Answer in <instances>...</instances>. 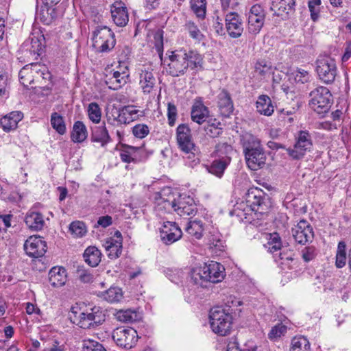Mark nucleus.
I'll list each match as a JSON object with an SVG mask.
<instances>
[{
  "label": "nucleus",
  "instance_id": "e433bc0d",
  "mask_svg": "<svg viewBox=\"0 0 351 351\" xmlns=\"http://www.w3.org/2000/svg\"><path fill=\"white\" fill-rule=\"evenodd\" d=\"M138 110L134 106H126L123 108L121 113L119 114V121L125 123H130L138 117Z\"/></svg>",
  "mask_w": 351,
  "mask_h": 351
},
{
  "label": "nucleus",
  "instance_id": "c85d7f7f",
  "mask_svg": "<svg viewBox=\"0 0 351 351\" xmlns=\"http://www.w3.org/2000/svg\"><path fill=\"white\" fill-rule=\"evenodd\" d=\"M256 110L261 114L270 116L274 111L271 99L265 95H260L256 101Z\"/></svg>",
  "mask_w": 351,
  "mask_h": 351
},
{
  "label": "nucleus",
  "instance_id": "13d9d810",
  "mask_svg": "<svg viewBox=\"0 0 351 351\" xmlns=\"http://www.w3.org/2000/svg\"><path fill=\"white\" fill-rule=\"evenodd\" d=\"M176 116L177 109L176 106L171 103H169L167 108V117L169 125L173 126L175 124Z\"/></svg>",
  "mask_w": 351,
  "mask_h": 351
},
{
  "label": "nucleus",
  "instance_id": "5701e85b",
  "mask_svg": "<svg viewBox=\"0 0 351 351\" xmlns=\"http://www.w3.org/2000/svg\"><path fill=\"white\" fill-rule=\"evenodd\" d=\"M295 0H271V10L278 16L288 14L294 10Z\"/></svg>",
  "mask_w": 351,
  "mask_h": 351
},
{
  "label": "nucleus",
  "instance_id": "7ed1b4c3",
  "mask_svg": "<svg viewBox=\"0 0 351 351\" xmlns=\"http://www.w3.org/2000/svg\"><path fill=\"white\" fill-rule=\"evenodd\" d=\"M271 206V199L263 190L251 188L245 194V202L237 204L234 210L240 217L247 219L253 213L255 215L267 213Z\"/></svg>",
  "mask_w": 351,
  "mask_h": 351
},
{
  "label": "nucleus",
  "instance_id": "aec40b11",
  "mask_svg": "<svg viewBox=\"0 0 351 351\" xmlns=\"http://www.w3.org/2000/svg\"><path fill=\"white\" fill-rule=\"evenodd\" d=\"M111 14L114 23L117 26L124 27L129 21L127 8L121 1H116L112 4Z\"/></svg>",
  "mask_w": 351,
  "mask_h": 351
},
{
  "label": "nucleus",
  "instance_id": "f3484780",
  "mask_svg": "<svg viewBox=\"0 0 351 351\" xmlns=\"http://www.w3.org/2000/svg\"><path fill=\"white\" fill-rule=\"evenodd\" d=\"M181 229L175 222L165 221L160 231L162 241L166 245H171L179 240L182 237Z\"/></svg>",
  "mask_w": 351,
  "mask_h": 351
},
{
  "label": "nucleus",
  "instance_id": "c03bdc74",
  "mask_svg": "<svg viewBox=\"0 0 351 351\" xmlns=\"http://www.w3.org/2000/svg\"><path fill=\"white\" fill-rule=\"evenodd\" d=\"M264 21V19L258 18L256 16L254 17L248 16V30L250 33L253 34L259 33L263 26Z\"/></svg>",
  "mask_w": 351,
  "mask_h": 351
},
{
  "label": "nucleus",
  "instance_id": "4468645a",
  "mask_svg": "<svg viewBox=\"0 0 351 351\" xmlns=\"http://www.w3.org/2000/svg\"><path fill=\"white\" fill-rule=\"evenodd\" d=\"M112 339L117 346L130 349L137 341V332L132 328H117L112 332Z\"/></svg>",
  "mask_w": 351,
  "mask_h": 351
},
{
  "label": "nucleus",
  "instance_id": "a211bd4d",
  "mask_svg": "<svg viewBox=\"0 0 351 351\" xmlns=\"http://www.w3.org/2000/svg\"><path fill=\"white\" fill-rule=\"evenodd\" d=\"M139 84L143 93L149 94L156 84V79L153 73L154 69L151 64L143 65L140 70Z\"/></svg>",
  "mask_w": 351,
  "mask_h": 351
},
{
  "label": "nucleus",
  "instance_id": "4d7b16f0",
  "mask_svg": "<svg viewBox=\"0 0 351 351\" xmlns=\"http://www.w3.org/2000/svg\"><path fill=\"white\" fill-rule=\"evenodd\" d=\"M186 28L191 38L198 41L202 40L204 36L194 23L189 22L186 24Z\"/></svg>",
  "mask_w": 351,
  "mask_h": 351
},
{
  "label": "nucleus",
  "instance_id": "2f4dec72",
  "mask_svg": "<svg viewBox=\"0 0 351 351\" xmlns=\"http://www.w3.org/2000/svg\"><path fill=\"white\" fill-rule=\"evenodd\" d=\"M230 162V158L229 157H224L221 159L215 160L210 166L208 171L212 174L221 178Z\"/></svg>",
  "mask_w": 351,
  "mask_h": 351
},
{
  "label": "nucleus",
  "instance_id": "b1692460",
  "mask_svg": "<svg viewBox=\"0 0 351 351\" xmlns=\"http://www.w3.org/2000/svg\"><path fill=\"white\" fill-rule=\"evenodd\" d=\"M49 280L53 287H60L67 280L66 271L62 267H53L49 272Z\"/></svg>",
  "mask_w": 351,
  "mask_h": 351
},
{
  "label": "nucleus",
  "instance_id": "473e14b6",
  "mask_svg": "<svg viewBox=\"0 0 351 351\" xmlns=\"http://www.w3.org/2000/svg\"><path fill=\"white\" fill-rule=\"evenodd\" d=\"M204 230V224L200 220L190 221L186 227V231L188 234L194 237L196 239H199L203 236Z\"/></svg>",
  "mask_w": 351,
  "mask_h": 351
},
{
  "label": "nucleus",
  "instance_id": "e2e57ef3",
  "mask_svg": "<svg viewBox=\"0 0 351 351\" xmlns=\"http://www.w3.org/2000/svg\"><path fill=\"white\" fill-rule=\"evenodd\" d=\"M249 16H256L258 18H262L265 19V11L263 8L258 4L254 5L248 14Z\"/></svg>",
  "mask_w": 351,
  "mask_h": 351
},
{
  "label": "nucleus",
  "instance_id": "052dcab7",
  "mask_svg": "<svg viewBox=\"0 0 351 351\" xmlns=\"http://www.w3.org/2000/svg\"><path fill=\"white\" fill-rule=\"evenodd\" d=\"M53 5H45V12L47 14V17L43 19L44 23L47 25H49L52 23L53 19L56 17V12L55 8H53Z\"/></svg>",
  "mask_w": 351,
  "mask_h": 351
},
{
  "label": "nucleus",
  "instance_id": "f257e3e1",
  "mask_svg": "<svg viewBox=\"0 0 351 351\" xmlns=\"http://www.w3.org/2000/svg\"><path fill=\"white\" fill-rule=\"evenodd\" d=\"M154 199L155 209L158 212L170 213L173 210L181 217L195 215L197 213L196 205L191 197L182 194L176 198L169 189L156 193Z\"/></svg>",
  "mask_w": 351,
  "mask_h": 351
},
{
  "label": "nucleus",
  "instance_id": "bb28decb",
  "mask_svg": "<svg viewBox=\"0 0 351 351\" xmlns=\"http://www.w3.org/2000/svg\"><path fill=\"white\" fill-rule=\"evenodd\" d=\"M91 139L92 141L99 143L102 147L107 145L111 141L104 123L102 125L93 128Z\"/></svg>",
  "mask_w": 351,
  "mask_h": 351
},
{
  "label": "nucleus",
  "instance_id": "ea45409f",
  "mask_svg": "<svg viewBox=\"0 0 351 351\" xmlns=\"http://www.w3.org/2000/svg\"><path fill=\"white\" fill-rule=\"evenodd\" d=\"M346 247V245L345 242L340 241L338 243L335 261V266L337 268H342L346 264L347 257Z\"/></svg>",
  "mask_w": 351,
  "mask_h": 351
},
{
  "label": "nucleus",
  "instance_id": "69168bd1",
  "mask_svg": "<svg viewBox=\"0 0 351 351\" xmlns=\"http://www.w3.org/2000/svg\"><path fill=\"white\" fill-rule=\"evenodd\" d=\"M28 65H29L30 71V75L29 76V79L33 77L34 73L39 74L40 72V75H44V71L42 69H43L45 70V68L43 65L38 63H30Z\"/></svg>",
  "mask_w": 351,
  "mask_h": 351
},
{
  "label": "nucleus",
  "instance_id": "4be33fe9",
  "mask_svg": "<svg viewBox=\"0 0 351 351\" xmlns=\"http://www.w3.org/2000/svg\"><path fill=\"white\" fill-rule=\"evenodd\" d=\"M218 107L220 114L224 117H229L232 114L234 106L230 94L223 90L217 96Z\"/></svg>",
  "mask_w": 351,
  "mask_h": 351
},
{
  "label": "nucleus",
  "instance_id": "dca6fc26",
  "mask_svg": "<svg viewBox=\"0 0 351 351\" xmlns=\"http://www.w3.org/2000/svg\"><path fill=\"white\" fill-rule=\"evenodd\" d=\"M24 250L29 256L38 258L45 254L47 244L40 237L31 236L25 241Z\"/></svg>",
  "mask_w": 351,
  "mask_h": 351
},
{
  "label": "nucleus",
  "instance_id": "0e129e2a",
  "mask_svg": "<svg viewBox=\"0 0 351 351\" xmlns=\"http://www.w3.org/2000/svg\"><path fill=\"white\" fill-rule=\"evenodd\" d=\"M118 84H119V88L127 83L128 80L129 74L125 71L122 73L119 71L113 72Z\"/></svg>",
  "mask_w": 351,
  "mask_h": 351
},
{
  "label": "nucleus",
  "instance_id": "f03ea898",
  "mask_svg": "<svg viewBox=\"0 0 351 351\" xmlns=\"http://www.w3.org/2000/svg\"><path fill=\"white\" fill-rule=\"evenodd\" d=\"M203 57L197 51L184 49L170 51L167 72L173 77L183 75L189 69L196 73L202 69Z\"/></svg>",
  "mask_w": 351,
  "mask_h": 351
},
{
  "label": "nucleus",
  "instance_id": "2eb2a0df",
  "mask_svg": "<svg viewBox=\"0 0 351 351\" xmlns=\"http://www.w3.org/2000/svg\"><path fill=\"white\" fill-rule=\"evenodd\" d=\"M293 237L295 241L302 245L311 242L314 237L313 228L306 220L300 221L291 229Z\"/></svg>",
  "mask_w": 351,
  "mask_h": 351
},
{
  "label": "nucleus",
  "instance_id": "393cba45",
  "mask_svg": "<svg viewBox=\"0 0 351 351\" xmlns=\"http://www.w3.org/2000/svg\"><path fill=\"white\" fill-rule=\"evenodd\" d=\"M25 222L29 229L34 231L42 230L45 225L43 215L34 211H29L26 214Z\"/></svg>",
  "mask_w": 351,
  "mask_h": 351
},
{
  "label": "nucleus",
  "instance_id": "6e6d98bb",
  "mask_svg": "<svg viewBox=\"0 0 351 351\" xmlns=\"http://www.w3.org/2000/svg\"><path fill=\"white\" fill-rule=\"evenodd\" d=\"M321 0H310L308 1V8L311 12V16L313 21H316L319 18V5Z\"/></svg>",
  "mask_w": 351,
  "mask_h": 351
},
{
  "label": "nucleus",
  "instance_id": "338daca9",
  "mask_svg": "<svg viewBox=\"0 0 351 351\" xmlns=\"http://www.w3.org/2000/svg\"><path fill=\"white\" fill-rule=\"evenodd\" d=\"M209 245L211 249L222 251L223 249V242L219 238L210 239L209 240Z\"/></svg>",
  "mask_w": 351,
  "mask_h": 351
},
{
  "label": "nucleus",
  "instance_id": "5fc2aeb1",
  "mask_svg": "<svg viewBox=\"0 0 351 351\" xmlns=\"http://www.w3.org/2000/svg\"><path fill=\"white\" fill-rule=\"evenodd\" d=\"M301 254L305 262H309L315 258L317 250L314 246H307L302 250Z\"/></svg>",
  "mask_w": 351,
  "mask_h": 351
},
{
  "label": "nucleus",
  "instance_id": "423d86ee",
  "mask_svg": "<svg viewBox=\"0 0 351 351\" xmlns=\"http://www.w3.org/2000/svg\"><path fill=\"white\" fill-rule=\"evenodd\" d=\"M71 313L73 323L84 329L95 328L105 321V315L99 306H95L85 311L73 307Z\"/></svg>",
  "mask_w": 351,
  "mask_h": 351
},
{
  "label": "nucleus",
  "instance_id": "de8ad7c7",
  "mask_svg": "<svg viewBox=\"0 0 351 351\" xmlns=\"http://www.w3.org/2000/svg\"><path fill=\"white\" fill-rule=\"evenodd\" d=\"M287 331V328L282 324H278L275 326L272 327L270 332L268 334V337L271 340H276L280 337L285 335Z\"/></svg>",
  "mask_w": 351,
  "mask_h": 351
},
{
  "label": "nucleus",
  "instance_id": "680f3d73",
  "mask_svg": "<svg viewBox=\"0 0 351 351\" xmlns=\"http://www.w3.org/2000/svg\"><path fill=\"white\" fill-rule=\"evenodd\" d=\"M30 75L29 71V65H25L23 69H21L19 73V77L20 79V82L24 86H26L25 83L27 82L28 80L29 82L32 81V78L29 79V76Z\"/></svg>",
  "mask_w": 351,
  "mask_h": 351
},
{
  "label": "nucleus",
  "instance_id": "603ef678",
  "mask_svg": "<svg viewBox=\"0 0 351 351\" xmlns=\"http://www.w3.org/2000/svg\"><path fill=\"white\" fill-rule=\"evenodd\" d=\"M83 351H106V350L99 342L88 339L84 341Z\"/></svg>",
  "mask_w": 351,
  "mask_h": 351
},
{
  "label": "nucleus",
  "instance_id": "bf43d9fd",
  "mask_svg": "<svg viewBox=\"0 0 351 351\" xmlns=\"http://www.w3.org/2000/svg\"><path fill=\"white\" fill-rule=\"evenodd\" d=\"M295 112V109L293 108L291 110L282 109L279 113V119L288 123H291L293 121V118L291 117Z\"/></svg>",
  "mask_w": 351,
  "mask_h": 351
},
{
  "label": "nucleus",
  "instance_id": "f8f14e48",
  "mask_svg": "<svg viewBox=\"0 0 351 351\" xmlns=\"http://www.w3.org/2000/svg\"><path fill=\"white\" fill-rule=\"evenodd\" d=\"M176 142L179 149L184 154H194L196 146L191 130L186 124H180L176 128Z\"/></svg>",
  "mask_w": 351,
  "mask_h": 351
},
{
  "label": "nucleus",
  "instance_id": "9b49d317",
  "mask_svg": "<svg viewBox=\"0 0 351 351\" xmlns=\"http://www.w3.org/2000/svg\"><path fill=\"white\" fill-rule=\"evenodd\" d=\"M313 147L311 136L306 130L298 132L295 137V143L293 147L287 149L288 154L295 160L304 157L307 152H310Z\"/></svg>",
  "mask_w": 351,
  "mask_h": 351
},
{
  "label": "nucleus",
  "instance_id": "1a4fd4ad",
  "mask_svg": "<svg viewBox=\"0 0 351 351\" xmlns=\"http://www.w3.org/2000/svg\"><path fill=\"white\" fill-rule=\"evenodd\" d=\"M316 71L319 80L326 84H332L337 74V67L334 58L320 56L316 60Z\"/></svg>",
  "mask_w": 351,
  "mask_h": 351
},
{
  "label": "nucleus",
  "instance_id": "774afa93",
  "mask_svg": "<svg viewBox=\"0 0 351 351\" xmlns=\"http://www.w3.org/2000/svg\"><path fill=\"white\" fill-rule=\"evenodd\" d=\"M112 223V219L109 215L99 217L97 220V226L102 228H107Z\"/></svg>",
  "mask_w": 351,
  "mask_h": 351
},
{
  "label": "nucleus",
  "instance_id": "79ce46f5",
  "mask_svg": "<svg viewBox=\"0 0 351 351\" xmlns=\"http://www.w3.org/2000/svg\"><path fill=\"white\" fill-rule=\"evenodd\" d=\"M88 116L89 119L95 123H99L101 117V110L96 102H91L89 104L87 109Z\"/></svg>",
  "mask_w": 351,
  "mask_h": 351
},
{
  "label": "nucleus",
  "instance_id": "09e8293b",
  "mask_svg": "<svg viewBox=\"0 0 351 351\" xmlns=\"http://www.w3.org/2000/svg\"><path fill=\"white\" fill-rule=\"evenodd\" d=\"M271 70V64L265 60H259L255 64V71L259 75L263 76L269 73Z\"/></svg>",
  "mask_w": 351,
  "mask_h": 351
},
{
  "label": "nucleus",
  "instance_id": "72a5a7b5",
  "mask_svg": "<svg viewBox=\"0 0 351 351\" xmlns=\"http://www.w3.org/2000/svg\"><path fill=\"white\" fill-rule=\"evenodd\" d=\"M290 351H311L310 343L303 336L295 337L291 340Z\"/></svg>",
  "mask_w": 351,
  "mask_h": 351
},
{
  "label": "nucleus",
  "instance_id": "412c9836",
  "mask_svg": "<svg viewBox=\"0 0 351 351\" xmlns=\"http://www.w3.org/2000/svg\"><path fill=\"white\" fill-rule=\"evenodd\" d=\"M23 114L19 111H13L2 117L0 119V124L3 131L10 132L18 127V123L22 120Z\"/></svg>",
  "mask_w": 351,
  "mask_h": 351
},
{
  "label": "nucleus",
  "instance_id": "20e7f679",
  "mask_svg": "<svg viewBox=\"0 0 351 351\" xmlns=\"http://www.w3.org/2000/svg\"><path fill=\"white\" fill-rule=\"evenodd\" d=\"M243 152L247 165L252 171H256L265 167L267 154L261 141L253 135H247L243 138Z\"/></svg>",
  "mask_w": 351,
  "mask_h": 351
},
{
  "label": "nucleus",
  "instance_id": "4c0bfd02",
  "mask_svg": "<svg viewBox=\"0 0 351 351\" xmlns=\"http://www.w3.org/2000/svg\"><path fill=\"white\" fill-rule=\"evenodd\" d=\"M267 239L268 241L266 246L270 252L274 253L281 249L282 242L278 233L273 232L267 234Z\"/></svg>",
  "mask_w": 351,
  "mask_h": 351
},
{
  "label": "nucleus",
  "instance_id": "ddd939ff",
  "mask_svg": "<svg viewBox=\"0 0 351 351\" xmlns=\"http://www.w3.org/2000/svg\"><path fill=\"white\" fill-rule=\"evenodd\" d=\"M43 51V45L40 40L33 37L31 39L26 40L21 47L19 59H23L25 62L35 60L41 54Z\"/></svg>",
  "mask_w": 351,
  "mask_h": 351
},
{
  "label": "nucleus",
  "instance_id": "39448f33",
  "mask_svg": "<svg viewBox=\"0 0 351 351\" xmlns=\"http://www.w3.org/2000/svg\"><path fill=\"white\" fill-rule=\"evenodd\" d=\"M225 268L219 263L210 261L203 266L193 268L191 271V281L196 285L206 287L207 282L217 283L223 280Z\"/></svg>",
  "mask_w": 351,
  "mask_h": 351
},
{
  "label": "nucleus",
  "instance_id": "6e6552de",
  "mask_svg": "<svg viewBox=\"0 0 351 351\" xmlns=\"http://www.w3.org/2000/svg\"><path fill=\"white\" fill-rule=\"evenodd\" d=\"M311 99L308 105L310 108L317 114L327 112L332 104V94L329 89L325 86H318L313 90L310 94Z\"/></svg>",
  "mask_w": 351,
  "mask_h": 351
},
{
  "label": "nucleus",
  "instance_id": "a18cd8bd",
  "mask_svg": "<svg viewBox=\"0 0 351 351\" xmlns=\"http://www.w3.org/2000/svg\"><path fill=\"white\" fill-rule=\"evenodd\" d=\"M293 75L294 77V80L296 83L299 84H306L311 81V75L308 71L302 69H297L295 71L293 72Z\"/></svg>",
  "mask_w": 351,
  "mask_h": 351
},
{
  "label": "nucleus",
  "instance_id": "58836bf2",
  "mask_svg": "<svg viewBox=\"0 0 351 351\" xmlns=\"http://www.w3.org/2000/svg\"><path fill=\"white\" fill-rule=\"evenodd\" d=\"M138 147L132 146H125L120 153V158L124 162L130 163L136 160V153L139 151Z\"/></svg>",
  "mask_w": 351,
  "mask_h": 351
},
{
  "label": "nucleus",
  "instance_id": "f704fd0d",
  "mask_svg": "<svg viewBox=\"0 0 351 351\" xmlns=\"http://www.w3.org/2000/svg\"><path fill=\"white\" fill-rule=\"evenodd\" d=\"M99 295L109 302H117L121 300L123 293L119 287H110L108 290L101 292Z\"/></svg>",
  "mask_w": 351,
  "mask_h": 351
},
{
  "label": "nucleus",
  "instance_id": "8fccbe9b",
  "mask_svg": "<svg viewBox=\"0 0 351 351\" xmlns=\"http://www.w3.org/2000/svg\"><path fill=\"white\" fill-rule=\"evenodd\" d=\"M69 230L77 237H82L86 232L85 224L82 221H73L70 224Z\"/></svg>",
  "mask_w": 351,
  "mask_h": 351
},
{
  "label": "nucleus",
  "instance_id": "6ab92c4d",
  "mask_svg": "<svg viewBox=\"0 0 351 351\" xmlns=\"http://www.w3.org/2000/svg\"><path fill=\"white\" fill-rule=\"evenodd\" d=\"M226 27L228 34L232 38H239L243 31L242 21L236 12H230L226 16Z\"/></svg>",
  "mask_w": 351,
  "mask_h": 351
},
{
  "label": "nucleus",
  "instance_id": "a19ab883",
  "mask_svg": "<svg viewBox=\"0 0 351 351\" xmlns=\"http://www.w3.org/2000/svg\"><path fill=\"white\" fill-rule=\"evenodd\" d=\"M51 124L52 128L60 134L66 132V125L63 117L58 112H53L51 115Z\"/></svg>",
  "mask_w": 351,
  "mask_h": 351
},
{
  "label": "nucleus",
  "instance_id": "9d476101",
  "mask_svg": "<svg viewBox=\"0 0 351 351\" xmlns=\"http://www.w3.org/2000/svg\"><path fill=\"white\" fill-rule=\"evenodd\" d=\"M92 40L93 48L100 53L110 51L116 43L114 33L106 26L97 27L93 32Z\"/></svg>",
  "mask_w": 351,
  "mask_h": 351
},
{
  "label": "nucleus",
  "instance_id": "864d4df0",
  "mask_svg": "<svg viewBox=\"0 0 351 351\" xmlns=\"http://www.w3.org/2000/svg\"><path fill=\"white\" fill-rule=\"evenodd\" d=\"M76 275L84 283L90 282L93 279V276L88 271L86 270L83 266L77 267Z\"/></svg>",
  "mask_w": 351,
  "mask_h": 351
},
{
  "label": "nucleus",
  "instance_id": "37998d69",
  "mask_svg": "<svg viewBox=\"0 0 351 351\" xmlns=\"http://www.w3.org/2000/svg\"><path fill=\"white\" fill-rule=\"evenodd\" d=\"M117 318L122 322H134L138 318L136 311L131 309L120 310L117 313Z\"/></svg>",
  "mask_w": 351,
  "mask_h": 351
},
{
  "label": "nucleus",
  "instance_id": "3c124183",
  "mask_svg": "<svg viewBox=\"0 0 351 351\" xmlns=\"http://www.w3.org/2000/svg\"><path fill=\"white\" fill-rule=\"evenodd\" d=\"M134 136L138 138H143L149 133V127L145 124H137L132 128Z\"/></svg>",
  "mask_w": 351,
  "mask_h": 351
},
{
  "label": "nucleus",
  "instance_id": "a878e982",
  "mask_svg": "<svg viewBox=\"0 0 351 351\" xmlns=\"http://www.w3.org/2000/svg\"><path fill=\"white\" fill-rule=\"evenodd\" d=\"M108 256L111 259L118 258L122 252V240L113 238L107 239L103 243Z\"/></svg>",
  "mask_w": 351,
  "mask_h": 351
},
{
  "label": "nucleus",
  "instance_id": "0eeeda50",
  "mask_svg": "<svg viewBox=\"0 0 351 351\" xmlns=\"http://www.w3.org/2000/svg\"><path fill=\"white\" fill-rule=\"evenodd\" d=\"M221 306H216L210 309L209 313L210 325L212 330L221 336L227 335L231 329L232 317L229 312Z\"/></svg>",
  "mask_w": 351,
  "mask_h": 351
},
{
  "label": "nucleus",
  "instance_id": "c9c22d12",
  "mask_svg": "<svg viewBox=\"0 0 351 351\" xmlns=\"http://www.w3.org/2000/svg\"><path fill=\"white\" fill-rule=\"evenodd\" d=\"M206 134L210 138L219 136L222 133L221 123L217 119H210L205 127Z\"/></svg>",
  "mask_w": 351,
  "mask_h": 351
},
{
  "label": "nucleus",
  "instance_id": "cd10ccee",
  "mask_svg": "<svg viewBox=\"0 0 351 351\" xmlns=\"http://www.w3.org/2000/svg\"><path fill=\"white\" fill-rule=\"evenodd\" d=\"M191 119L198 124H202L208 117V108L201 101H195L191 109Z\"/></svg>",
  "mask_w": 351,
  "mask_h": 351
},
{
  "label": "nucleus",
  "instance_id": "49530a36",
  "mask_svg": "<svg viewBox=\"0 0 351 351\" xmlns=\"http://www.w3.org/2000/svg\"><path fill=\"white\" fill-rule=\"evenodd\" d=\"M191 7L195 14L203 18L206 14V1L205 0H191Z\"/></svg>",
  "mask_w": 351,
  "mask_h": 351
},
{
  "label": "nucleus",
  "instance_id": "c756f323",
  "mask_svg": "<svg viewBox=\"0 0 351 351\" xmlns=\"http://www.w3.org/2000/svg\"><path fill=\"white\" fill-rule=\"evenodd\" d=\"M101 253L95 246L87 247L84 253L86 263L91 267H96L101 261Z\"/></svg>",
  "mask_w": 351,
  "mask_h": 351
},
{
  "label": "nucleus",
  "instance_id": "7c9ffc66",
  "mask_svg": "<svg viewBox=\"0 0 351 351\" xmlns=\"http://www.w3.org/2000/svg\"><path fill=\"white\" fill-rule=\"evenodd\" d=\"M88 132L86 125L82 121H75L71 133V138L75 143H82L86 140Z\"/></svg>",
  "mask_w": 351,
  "mask_h": 351
}]
</instances>
